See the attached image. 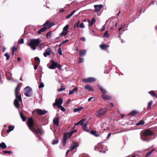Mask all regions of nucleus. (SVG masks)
Segmentation results:
<instances>
[{
	"label": "nucleus",
	"mask_w": 157,
	"mask_h": 157,
	"mask_svg": "<svg viewBox=\"0 0 157 157\" xmlns=\"http://www.w3.org/2000/svg\"><path fill=\"white\" fill-rule=\"evenodd\" d=\"M20 115L23 121H25L26 120V118L24 115L21 113H20Z\"/></svg>",
	"instance_id": "33"
},
{
	"label": "nucleus",
	"mask_w": 157,
	"mask_h": 157,
	"mask_svg": "<svg viewBox=\"0 0 157 157\" xmlns=\"http://www.w3.org/2000/svg\"><path fill=\"white\" fill-rule=\"evenodd\" d=\"M138 113V112L136 110H133L128 114V116H133Z\"/></svg>",
	"instance_id": "18"
},
{
	"label": "nucleus",
	"mask_w": 157,
	"mask_h": 157,
	"mask_svg": "<svg viewBox=\"0 0 157 157\" xmlns=\"http://www.w3.org/2000/svg\"><path fill=\"white\" fill-rule=\"evenodd\" d=\"M96 80V78L92 77H89L86 78H84L82 80V81L86 82L91 83L94 82Z\"/></svg>",
	"instance_id": "8"
},
{
	"label": "nucleus",
	"mask_w": 157,
	"mask_h": 157,
	"mask_svg": "<svg viewBox=\"0 0 157 157\" xmlns=\"http://www.w3.org/2000/svg\"><path fill=\"white\" fill-rule=\"evenodd\" d=\"M96 131H94V130H92L90 132V133L94 136H95L98 137L99 136V135L98 134H97L96 133Z\"/></svg>",
	"instance_id": "30"
},
{
	"label": "nucleus",
	"mask_w": 157,
	"mask_h": 157,
	"mask_svg": "<svg viewBox=\"0 0 157 157\" xmlns=\"http://www.w3.org/2000/svg\"><path fill=\"white\" fill-rule=\"evenodd\" d=\"M143 133L145 136H147L152 135L153 132L151 130L148 129H146L144 131Z\"/></svg>",
	"instance_id": "10"
},
{
	"label": "nucleus",
	"mask_w": 157,
	"mask_h": 157,
	"mask_svg": "<svg viewBox=\"0 0 157 157\" xmlns=\"http://www.w3.org/2000/svg\"><path fill=\"white\" fill-rule=\"evenodd\" d=\"M35 60H36L38 61L39 62V63L40 62V59L38 57H35Z\"/></svg>",
	"instance_id": "53"
},
{
	"label": "nucleus",
	"mask_w": 157,
	"mask_h": 157,
	"mask_svg": "<svg viewBox=\"0 0 157 157\" xmlns=\"http://www.w3.org/2000/svg\"><path fill=\"white\" fill-rule=\"evenodd\" d=\"M151 154H152L151 152L149 151V152H148L146 153V155H145V157H147Z\"/></svg>",
	"instance_id": "48"
},
{
	"label": "nucleus",
	"mask_w": 157,
	"mask_h": 157,
	"mask_svg": "<svg viewBox=\"0 0 157 157\" xmlns=\"http://www.w3.org/2000/svg\"><path fill=\"white\" fill-rule=\"evenodd\" d=\"M24 90V94L26 97H30L32 95V89L29 86L26 87Z\"/></svg>",
	"instance_id": "5"
},
{
	"label": "nucleus",
	"mask_w": 157,
	"mask_h": 157,
	"mask_svg": "<svg viewBox=\"0 0 157 157\" xmlns=\"http://www.w3.org/2000/svg\"><path fill=\"white\" fill-rule=\"evenodd\" d=\"M51 63L47 64V67L50 69H54L56 67L58 68L59 69L61 68V66L60 65L58 64L56 62L53 61V60H51Z\"/></svg>",
	"instance_id": "4"
},
{
	"label": "nucleus",
	"mask_w": 157,
	"mask_h": 157,
	"mask_svg": "<svg viewBox=\"0 0 157 157\" xmlns=\"http://www.w3.org/2000/svg\"><path fill=\"white\" fill-rule=\"evenodd\" d=\"M103 36L104 37L109 38V35L108 33V31H106L104 34Z\"/></svg>",
	"instance_id": "34"
},
{
	"label": "nucleus",
	"mask_w": 157,
	"mask_h": 157,
	"mask_svg": "<svg viewBox=\"0 0 157 157\" xmlns=\"http://www.w3.org/2000/svg\"><path fill=\"white\" fill-rule=\"evenodd\" d=\"M41 41L39 39H33L30 40L29 42H28L27 45L30 47L31 49L35 50L36 49V47L38 45Z\"/></svg>",
	"instance_id": "3"
},
{
	"label": "nucleus",
	"mask_w": 157,
	"mask_h": 157,
	"mask_svg": "<svg viewBox=\"0 0 157 157\" xmlns=\"http://www.w3.org/2000/svg\"><path fill=\"white\" fill-rule=\"evenodd\" d=\"M82 107H79L76 108H75L74 109V111L75 112H77L80 111L82 109Z\"/></svg>",
	"instance_id": "32"
},
{
	"label": "nucleus",
	"mask_w": 157,
	"mask_h": 157,
	"mask_svg": "<svg viewBox=\"0 0 157 157\" xmlns=\"http://www.w3.org/2000/svg\"><path fill=\"white\" fill-rule=\"evenodd\" d=\"M58 140L56 139L53 141L52 144H53L54 145L58 143Z\"/></svg>",
	"instance_id": "44"
},
{
	"label": "nucleus",
	"mask_w": 157,
	"mask_h": 157,
	"mask_svg": "<svg viewBox=\"0 0 157 157\" xmlns=\"http://www.w3.org/2000/svg\"><path fill=\"white\" fill-rule=\"evenodd\" d=\"M64 11V10L63 8H60L59 10V12L61 13Z\"/></svg>",
	"instance_id": "57"
},
{
	"label": "nucleus",
	"mask_w": 157,
	"mask_h": 157,
	"mask_svg": "<svg viewBox=\"0 0 157 157\" xmlns=\"http://www.w3.org/2000/svg\"><path fill=\"white\" fill-rule=\"evenodd\" d=\"M105 25L103 26L102 28V29L101 30V31H103L105 30Z\"/></svg>",
	"instance_id": "63"
},
{
	"label": "nucleus",
	"mask_w": 157,
	"mask_h": 157,
	"mask_svg": "<svg viewBox=\"0 0 157 157\" xmlns=\"http://www.w3.org/2000/svg\"><path fill=\"white\" fill-rule=\"evenodd\" d=\"M140 139L143 141H145V140L143 138L142 135L141 133L140 134Z\"/></svg>",
	"instance_id": "64"
},
{
	"label": "nucleus",
	"mask_w": 157,
	"mask_h": 157,
	"mask_svg": "<svg viewBox=\"0 0 157 157\" xmlns=\"http://www.w3.org/2000/svg\"><path fill=\"white\" fill-rule=\"evenodd\" d=\"M53 122L54 124L58 126L59 124L58 118L57 117L56 118H54L53 120Z\"/></svg>",
	"instance_id": "23"
},
{
	"label": "nucleus",
	"mask_w": 157,
	"mask_h": 157,
	"mask_svg": "<svg viewBox=\"0 0 157 157\" xmlns=\"http://www.w3.org/2000/svg\"><path fill=\"white\" fill-rule=\"evenodd\" d=\"M83 61H84V59L83 58H79V60L78 61V63H82L83 62Z\"/></svg>",
	"instance_id": "49"
},
{
	"label": "nucleus",
	"mask_w": 157,
	"mask_h": 157,
	"mask_svg": "<svg viewBox=\"0 0 157 157\" xmlns=\"http://www.w3.org/2000/svg\"><path fill=\"white\" fill-rule=\"evenodd\" d=\"M3 152L5 154H10L11 153V152L10 151H3Z\"/></svg>",
	"instance_id": "51"
},
{
	"label": "nucleus",
	"mask_w": 157,
	"mask_h": 157,
	"mask_svg": "<svg viewBox=\"0 0 157 157\" xmlns=\"http://www.w3.org/2000/svg\"><path fill=\"white\" fill-rule=\"evenodd\" d=\"M106 112V109L103 108H101L96 112V116L98 117H101L102 115H104Z\"/></svg>",
	"instance_id": "6"
},
{
	"label": "nucleus",
	"mask_w": 157,
	"mask_h": 157,
	"mask_svg": "<svg viewBox=\"0 0 157 157\" xmlns=\"http://www.w3.org/2000/svg\"><path fill=\"white\" fill-rule=\"evenodd\" d=\"M44 25H46L48 28H50L52 26L53 23L52 22H49L48 21H47Z\"/></svg>",
	"instance_id": "19"
},
{
	"label": "nucleus",
	"mask_w": 157,
	"mask_h": 157,
	"mask_svg": "<svg viewBox=\"0 0 157 157\" xmlns=\"http://www.w3.org/2000/svg\"><path fill=\"white\" fill-rule=\"evenodd\" d=\"M14 128V127L13 126H8V129L7 131V132L8 133L13 131V130Z\"/></svg>",
	"instance_id": "24"
},
{
	"label": "nucleus",
	"mask_w": 157,
	"mask_h": 157,
	"mask_svg": "<svg viewBox=\"0 0 157 157\" xmlns=\"http://www.w3.org/2000/svg\"><path fill=\"white\" fill-rule=\"evenodd\" d=\"M47 29V27L46 26H44L38 31V34H40L41 32L44 31L46 30Z\"/></svg>",
	"instance_id": "25"
},
{
	"label": "nucleus",
	"mask_w": 157,
	"mask_h": 157,
	"mask_svg": "<svg viewBox=\"0 0 157 157\" xmlns=\"http://www.w3.org/2000/svg\"><path fill=\"white\" fill-rule=\"evenodd\" d=\"M68 40H64V41H63L62 42V44H64L65 43H67V42H68Z\"/></svg>",
	"instance_id": "62"
},
{
	"label": "nucleus",
	"mask_w": 157,
	"mask_h": 157,
	"mask_svg": "<svg viewBox=\"0 0 157 157\" xmlns=\"http://www.w3.org/2000/svg\"><path fill=\"white\" fill-rule=\"evenodd\" d=\"M124 25H121V27L119 29H118V30L119 31H120L121 30V29L124 27Z\"/></svg>",
	"instance_id": "59"
},
{
	"label": "nucleus",
	"mask_w": 157,
	"mask_h": 157,
	"mask_svg": "<svg viewBox=\"0 0 157 157\" xmlns=\"http://www.w3.org/2000/svg\"><path fill=\"white\" fill-rule=\"evenodd\" d=\"M67 136L66 134H65L64 136H63V146H64L65 145L66 140L67 139Z\"/></svg>",
	"instance_id": "22"
},
{
	"label": "nucleus",
	"mask_w": 157,
	"mask_h": 157,
	"mask_svg": "<svg viewBox=\"0 0 157 157\" xmlns=\"http://www.w3.org/2000/svg\"><path fill=\"white\" fill-rule=\"evenodd\" d=\"M4 56L6 57V60H9V59L10 56L9 55L8 53L7 52L6 53L4 54Z\"/></svg>",
	"instance_id": "38"
},
{
	"label": "nucleus",
	"mask_w": 157,
	"mask_h": 157,
	"mask_svg": "<svg viewBox=\"0 0 157 157\" xmlns=\"http://www.w3.org/2000/svg\"><path fill=\"white\" fill-rule=\"evenodd\" d=\"M85 88L88 89L89 91L93 90V87L90 85H87L85 86Z\"/></svg>",
	"instance_id": "21"
},
{
	"label": "nucleus",
	"mask_w": 157,
	"mask_h": 157,
	"mask_svg": "<svg viewBox=\"0 0 157 157\" xmlns=\"http://www.w3.org/2000/svg\"><path fill=\"white\" fill-rule=\"evenodd\" d=\"M18 85L17 86L15 89V95L16 98L14 101V104L15 106L17 108H19V101H21L22 98L21 95H18L17 94L20 91V90L18 88Z\"/></svg>",
	"instance_id": "2"
},
{
	"label": "nucleus",
	"mask_w": 157,
	"mask_h": 157,
	"mask_svg": "<svg viewBox=\"0 0 157 157\" xmlns=\"http://www.w3.org/2000/svg\"><path fill=\"white\" fill-rule=\"evenodd\" d=\"M58 108H60V110L63 112H65L66 110L65 108L61 105L58 106Z\"/></svg>",
	"instance_id": "40"
},
{
	"label": "nucleus",
	"mask_w": 157,
	"mask_h": 157,
	"mask_svg": "<svg viewBox=\"0 0 157 157\" xmlns=\"http://www.w3.org/2000/svg\"><path fill=\"white\" fill-rule=\"evenodd\" d=\"M27 124L29 129L33 133L35 132L36 135L39 134L40 135H42V133L40 130L39 128L36 129L33 128L34 123L33 120L31 118H29L27 121Z\"/></svg>",
	"instance_id": "1"
},
{
	"label": "nucleus",
	"mask_w": 157,
	"mask_h": 157,
	"mask_svg": "<svg viewBox=\"0 0 157 157\" xmlns=\"http://www.w3.org/2000/svg\"><path fill=\"white\" fill-rule=\"evenodd\" d=\"M76 12L75 10L73 11L70 14L67 15L66 17L65 18L66 19H68L70 18Z\"/></svg>",
	"instance_id": "28"
},
{
	"label": "nucleus",
	"mask_w": 157,
	"mask_h": 157,
	"mask_svg": "<svg viewBox=\"0 0 157 157\" xmlns=\"http://www.w3.org/2000/svg\"><path fill=\"white\" fill-rule=\"evenodd\" d=\"M65 89V88L64 87L63 88H60L59 89H58V90L59 92H61L64 90Z\"/></svg>",
	"instance_id": "50"
},
{
	"label": "nucleus",
	"mask_w": 157,
	"mask_h": 157,
	"mask_svg": "<svg viewBox=\"0 0 157 157\" xmlns=\"http://www.w3.org/2000/svg\"><path fill=\"white\" fill-rule=\"evenodd\" d=\"M96 22V20L94 18H93L90 21V23H89L90 26H92L93 24Z\"/></svg>",
	"instance_id": "26"
},
{
	"label": "nucleus",
	"mask_w": 157,
	"mask_h": 157,
	"mask_svg": "<svg viewBox=\"0 0 157 157\" xmlns=\"http://www.w3.org/2000/svg\"><path fill=\"white\" fill-rule=\"evenodd\" d=\"M94 11L95 12H97L102 7V4H100L98 5H95L94 6Z\"/></svg>",
	"instance_id": "11"
},
{
	"label": "nucleus",
	"mask_w": 157,
	"mask_h": 157,
	"mask_svg": "<svg viewBox=\"0 0 157 157\" xmlns=\"http://www.w3.org/2000/svg\"><path fill=\"white\" fill-rule=\"evenodd\" d=\"M83 121L84 119H82L81 120H80V121H81V123H80V124L81 125H83L84 124L83 123Z\"/></svg>",
	"instance_id": "56"
},
{
	"label": "nucleus",
	"mask_w": 157,
	"mask_h": 157,
	"mask_svg": "<svg viewBox=\"0 0 157 157\" xmlns=\"http://www.w3.org/2000/svg\"><path fill=\"white\" fill-rule=\"evenodd\" d=\"M79 146V144L78 142H74L71 144V146L70 147L71 151H72L76 147Z\"/></svg>",
	"instance_id": "9"
},
{
	"label": "nucleus",
	"mask_w": 157,
	"mask_h": 157,
	"mask_svg": "<svg viewBox=\"0 0 157 157\" xmlns=\"http://www.w3.org/2000/svg\"><path fill=\"white\" fill-rule=\"evenodd\" d=\"M80 40H81L83 41H85V38L83 37L81 38Z\"/></svg>",
	"instance_id": "61"
},
{
	"label": "nucleus",
	"mask_w": 157,
	"mask_h": 157,
	"mask_svg": "<svg viewBox=\"0 0 157 157\" xmlns=\"http://www.w3.org/2000/svg\"><path fill=\"white\" fill-rule=\"evenodd\" d=\"M68 32V31L65 32H63L60 34V35L63 36H65L67 34Z\"/></svg>",
	"instance_id": "41"
},
{
	"label": "nucleus",
	"mask_w": 157,
	"mask_h": 157,
	"mask_svg": "<svg viewBox=\"0 0 157 157\" xmlns=\"http://www.w3.org/2000/svg\"><path fill=\"white\" fill-rule=\"evenodd\" d=\"M97 86L98 89H100L102 93L101 95H103L104 94H106V93H107L105 89H104L101 86L99 85H98Z\"/></svg>",
	"instance_id": "14"
},
{
	"label": "nucleus",
	"mask_w": 157,
	"mask_h": 157,
	"mask_svg": "<svg viewBox=\"0 0 157 157\" xmlns=\"http://www.w3.org/2000/svg\"><path fill=\"white\" fill-rule=\"evenodd\" d=\"M17 49V48L15 46H13V50L12 51L14 52Z\"/></svg>",
	"instance_id": "60"
},
{
	"label": "nucleus",
	"mask_w": 157,
	"mask_h": 157,
	"mask_svg": "<svg viewBox=\"0 0 157 157\" xmlns=\"http://www.w3.org/2000/svg\"><path fill=\"white\" fill-rule=\"evenodd\" d=\"M82 125V128L86 132H89V131L88 129H86L85 128L86 127L87 124H84Z\"/></svg>",
	"instance_id": "35"
},
{
	"label": "nucleus",
	"mask_w": 157,
	"mask_h": 157,
	"mask_svg": "<svg viewBox=\"0 0 157 157\" xmlns=\"http://www.w3.org/2000/svg\"><path fill=\"white\" fill-rule=\"evenodd\" d=\"M51 34L49 32L46 34V37L47 38L49 39L51 38Z\"/></svg>",
	"instance_id": "42"
},
{
	"label": "nucleus",
	"mask_w": 157,
	"mask_h": 157,
	"mask_svg": "<svg viewBox=\"0 0 157 157\" xmlns=\"http://www.w3.org/2000/svg\"><path fill=\"white\" fill-rule=\"evenodd\" d=\"M63 102V101L62 98H56L55 100V102L53 104V106L54 107L55 105H56L58 107L61 106Z\"/></svg>",
	"instance_id": "7"
},
{
	"label": "nucleus",
	"mask_w": 157,
	"mask_h": 157,
	"mask_svg": "<svg viewBox=\"0 0 157 157\" xmlns=\"http://www.w3.org/2000/svg\"><path fill=\"white\" fill-rule=\"evenodd\" d=\"M69 25H66L63 28V31H67V30L69 28Z\"/></svg>",
	"instance_id": "39"
},
{
	"label": "nucleus",
	"mask_w": 157,
	"mask_h": 157,
	"mask_svg": "<svg viewBox=\"0 0 157 157\" xmlns=\"http://www.w3.org/2000/svg\"><path fill=\"white\" fill-rule=\"evenodd\" d=\"M74 133V132H73V131H72L70 133H67L66 134H66L67 135V134H69V136H68L69 137H70Z\"/></svg>",
	"instance_id": "46"
},
{
	"label": "nucleus",
	"mask_w": 157,
	"mask_h": 157,
	"mask_svg": "<svg viewBox=\"0 0 157 157\" xmlns=\"http://www.w3.org/2000/svg\"><path fill=\"white\" fill-rule=\"evenodd\" d=\"M148 93L153 97H157L154 91H151L148 92Z\"/></svg>",
	"instance_id": "27"
},
{
	"label": "nucleus",
	"mask_w": 157,
	"mask_h": 157,
	"mask_svg": "<svg viewBox=\"0 0 157 157\" xmlns=\"http://www.w3.org/2000/svg\"><path fill=\"white\" fill-rule=\"evenodd\" d=\"M100 46L101 49L103 50H106L109 47V46L105 44H103L100 45Z\"/></svg>",
	"instance_id": "20"
},
{
	"label": "nucleus",
	"mask_w": 157,
	"mask_h": 157,
	"mask_svg": "<svg viewBox=\"0 0 157 157\" xmlns=\"http://www.w3.org/2000/svg\"><path fill=\"white\" fill-rule=\"evenodd\" d=\"M79 56L83 57L86 54V51L85 50H82L79 51Z\"/></svg>",
	"instance_id": "16"
},
{
	"label": "nucleus",
	"mask_w": 157,
	"mask_h": 157,
	"mask_svg": "<svg viewBox=\"0 0 157 157\" xmlns=\"http://www.w3.org/2000/svg\"><path fill=\"white\" fill-rule=\"evenodd\" d=\"M152 103V101H150L148 103L147 107L148 109H150L151 108V106Z\"/></svg>",
	"instance_id": "37"
},
{
	"label": "nucleus",
	"mask_w": 157,
	"mask_h": 157,
	"mask_svg": "<svg viewBox=\"0 0 157 157\" xmlns=\"http://www.w3.org/2000/svg\"><path fill=\"white\" fill-rule=\"evenodd\" d=\"M45 46V45L44 44L41 43L40 44V47L41 48H43Z\"/></svg>",
	"instance_id": "52"
},
{
	"label": "nucleus",
	"mask_w": 157,
	"mask_h": 157,
	"mask_svg": "<svg viewBox=\"0 0 157 157\" xmlns=\"http://www.w3.org/2000/svg\"><path fill=\"white\" fill-rule=\"evenodd\" d=\"M52 52L51 49L48 48L45 50V52L44 53V57H46L48 55H50Z\"/></svg>",
	"instance_id": "13"
},
{
	"label": "nucleus",
	"mask_w": 157,
	"mask_h": 157,
	"mask_svg": "<svg viewBox=\"0 0 157 157\" xmlns=\"http://www.w3.org/2000/svg\"><path fill=\"white\" fill-rule=\"evenodd\" d=\"M144 124V122L143 120H141L139 121V122L136 124L137 125H143Z\"/></svg>",
	"instance_id": "36"
},
{
	"label": "nucleus",
	"mask_w": 157,
	"mask_h": 157,
	"mask_svg": "<svg viewBox=\"0 0 157 157\" xmlns=\"http://www.w3.org/2000/svg\"><path fill=\"white\" fill-rule=\"evenodd\" d=\"M78 90V88L76 87H75L72 90H70L69 91V93L68 94L69 95H71L74 94L75 92H76Z\"/></svg>",
	"instance_id": "17"
},
{
	"label": "nucleus",
	"mask_w": 157,
	"mask_h": 157,
	"mask_svg": "<svg viewBox=\"0 0 157 157\" xmlns=\"http://www.w3.org/2000/svg\"><path fill=\"white\" fill-rule=\"evenodd\" d=\"M6 147V146L5 143L4 142H2L0 144V147L2 149H4Z\"/></svg>",
	"instance_id": "29"
},
{
	"label": "nucleus",
	"mask_w": 157,
	"mask_h": 157,
	"mask_svg": "<svg viewBox=\"0 0 157 157\" xmlns=\"http://www.w3.org/2000/svg\"><path fill=\"white\" fill-rule=\"evenodd\" d=\"M111 135V133H109L108 134L107 137V139H109V138L110 136Z\"/></svg>",
	"instance_id": "55"
},
{
	"label": "nucleus",
	"mask_w": 157,
	"mask_h": 157,
	"mask_svg": "<svg viewBox=\"0 0 157 157\" xmlns=\"http://www.w3.org/2000/svg\"><path fill=\"white\" fill-rule=\"evenodd\" d=\"M80 23L79 21H78L76 22L74 26V28H78L79 27V24Z\"/></svg>",
	"instance_id": "31"
},
{
	"label": "nucleus",
	"mask_w": 157,
	"mask_h": 157,
	"mask_svg": "<svg viewBox=\"0 0 157 157\" xmlns=\"http://www.w3.org/2000/svg\"><path fill=\"white\" fill-rule=\"evenodd\" d=\"M83 21L84 22H86V21H87L89 23H90V20H89V19H85Z\"/></svg>",
	"instance_id": "58"
},
{
	"label": "nucleus",
	"mask_w": 157,
	"mask_h": 157,
	"mask_svg": "<svg viewBox=\"0 0 157 157\" xmlns=\"http://www.w3.org/2000/svg\"><path fill=\"white\" fill-rule=\"evenodd\" d=\"M37 113L40 115H44L47 113V111L45 110H42L40 109H37L36 110Z\"/></svg>",
	"instance_id": "12"
},
{
	"label": "nucleus",
	"mask_w": 157,
	"mask_h": 157,
	"mask_svg": "<svg viewBox=\"0 0 157 157\" xmlns=\"http://www.w3.org/2000/svg\"><path fill=\"white\" fill-rule=\"evenodd\" d=\"M24 39H22V38L21 39L19 42V43L21 44H23L24 43Z\"/></svg>",
	"instance_id": "54"
},
{
	"label": "nucleus",
	"mask_w": 157,
	"mask_h": 157,
	"mask_svg": "<svg viewBox=\"0 0 157 157\" xmlns=\"http://www.w3.org/2000/svg\"><path fill=\"white\" fill-rule=\"evenodd\" d=\"M101 96L103 99L104 100H110L111 99V96L107 95L106 94L101 95Z\"/></svg>",
	"instance_id": "15"
},
{
	"label": "nucleus",
	"mask_w": 157,
	"mask_h": 157,
	"mask_svg": "<svg viewBox=\"0 0 157 157\" xmlns=\"http://www.w3.org/2000/svg\"><path fill=\"white\" fill-rule=\"evenodd\" d=\"M58 52L59 54L60 55H62V52L60 48H59L58 49Z\"/></svg>",
	"instance_id": "47"
},
{
	"label": "nucleus",
	"mask_w": 157,
	"mask_h": 157,
	"mask_svg": "<svg viewBox=\"0 0 157 157\" xmlns=\"http://www.w3.org/2000/svg\"><path fill=\"white\" fill-rule=\"evenodd\" d=\"M79 27L82 28H84L85 27V26L84 25L83 23H80L79 26Z\"/></svg>",
	"instance_id": "43"
},
{
	"label": "nucleus",
	"mask_w": 157,
	"mask_h": 157,
	"mask_svg": "<svg viewBox=\"0 0 157 157\" xmlns=\"http://www.w3.org/2000/svg\"><path fill=\"white\" fill-rule=\"evenodd\" d=\"M44 86V83L43 82H41L39 85L38 87L39 88H40L43 87Z\"/></svg>",
	"instance_id": "45"
}]
</instances>
